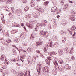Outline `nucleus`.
<instances>
[{
    "mask_svg": "<svg viewBox=\"0 0 76 76\" xmlns=\"http://www.w3.org/2000/svg\"><path fill=\"white\" fill-rule=\"evenodd\" d=\"M34 9H36L39 12H40L41 13H43L44 12V9L42 8H41L39 6L37 5L34 8Z\"/></svg>",
    "mask_w": 76,
    "mask_h": 76,
    "instance_id": "f257e3e1",
    "label": "nucleus"
},
{
    "mask_svg": "<svg viewBox=\"0 0 76 76\" xmlns=\"http://www.w3.org/2000/svg\"><path fill=\"white\" fill-rule=\"evenodd\" d=\"M15 14L17 16H20L22 15V13H21V10L19 9L16 10L15 12Z\"/></svg>",
    "mask_w": 76,
    "mask_h": 76,
    "instance_id": "f03ea898",
    "label": "nucleus"
},
{
    "mask_svg": "<svg viewBox=\"0 0 76 76\" xmlns=\"http://www.w3.org/2000/svg\"><path fill=\"white\" fill-rule=\"evenodd\" d=\"M39 34H40L41 35H43V37H47V34H46V32L44 31L40 30Z\"/></svg>",
    "mask_w": 76,
    "mask_h": 76,
    "instance_id": "7ed1b4c3",
    "label": "nucleus"
},
{
    "mask_svg": "<svg viewBox=\"0 0 76 76\" xmlns=\"http://www.w3.org/2000/svg\"><path fill=\"white\" fill-rule=\"evenodd\" d=\"M32 15H34V16L35 18H37L39 16L40 14L38 12H35L32 13Z\"/></svg>",
    "mask_w": 76,
    "mask_h": 76,
    "instance_id": "20e7f679",
    "label": "nucleus"
},
{
    "mask_svg": "<svg viewBox=\"0 0 76 76\" xmlns=\"http://www.w3.org/2000/svg\"><path fill=\"white\" fill-rule=\"evenodd\" d=\"M28 61L29 64H32V61H33V59H32V58L30 56L28 58Z\"/></svg>",
    "mask_w": 76,
    "mask_h": 76,
    "instance_id": "39448f33",
    "label": "nucleus"
},
{
    "mask_svg": "<svg viewBox=\"0 0 76 76\" xmlns=\"http://www.w3.org/2000/svg\"><path fill=\"white\" fill-rule=\"evenodd\" d=\"M43 72H48V73H49L48 67L46 66L43 68Z\"/></svg>",
    "mask_w": 76,
    "mask_h": 76,
    "instance_id": "423d86ee",
    "label": "nucleus"
},
{
    "mask_svg": "<svg viewBox=\"0 0 76 76\" xmlns=\"http://www.w3.org/2000/svg\"><path fill=\"white\" fill-rule=\"evenodd\" d=\"M37 67L39 68V69L37 70V72H38V74L39 75H40V70L41 69V65L40 64H37Z\"/></svg>",
    "mask_w": 76,
    "mask_h": 76,
    "instance_id": "0eeeda50",
    "label": "nucleus"
},
{
    "mask_svg": "<svg viewBox=\"0 0 76 76\" xmlns=\"http://www.w3.org/2000/svg\"><path fill=\"white\" fill-rule=\"evenodd\" d=\"M30 5L31 7H33L35 6V3L33 0L31 1L30 3Z\"/></svg>",
    "mask_w": 76,
    "mask_h": 76,
    "instance_id": "6e6552de",
    "label": "nucleus"
},
{
    "mask_svg": "<svg viewBox=\"0 0 76 76\" xmlns=\"http://www.w3.org/2000/svg\"><path fill=\"white\" fill-rule=\"evenodd\" d=\"M69 18L71 20H72V21H75V19H76L75 17H73L72 15H69Z\"/></svg>",
    "mask_w": 76,
    "mask_h": 76,
    "instance_id": "1a4fd4ad",
    "label": "nucleus"
},
{
    "mask_svg": "<svg viewBox=\"0 0 76 76\" xmlns=\"http://www.w3.org/2000/svg\"><path fill=\"white\" fill-rule=\"evenodd\" d=\"M42 41L39 40L38 42H36V44L37 46H38V45H42Z\"/></svg>",
    "mask_w": 76,
    "mask_h": 76,
    "instance_id": "9d476101",
    "label": "nucleus"
},
{
    "mask_svg": "<svg viewBox=\"0 0 76 76\" xmlns=\"http://www.w3.org/2000/svg\"><path fill=\"white\" fill-rule=\"evenodd\" d=\"M59 55L60 56H61L62 55V54H63V50L62 49H59L58 50V52Z\"/></svg>",
    "mask_w": 76,
    "mask_h": 76,
    "instance_id": "9b49d317",
    "label": "nucleus"
},
{
    "mask_svg": "<svg viewBox=\"0 0 76 76\" xmlns=\"http://www.w3.org/2000/svg\"><path fill=\"white\" fill-rule=\"evenodd\" d=\"M57 8L55 6L53 7L52 8L51 11L52 12H56V11L57 10Z\"/></svg>",
    "mask_w": 76,
    "mask_h": 76,
    "instance_id": "f8f14e48",
    "label": "nucleus"
},
{
    "mask_svg": "<svg viewBox=\"0 0 76 76\" xmlns=\"http://www.w3.org/2000/svg\"><path fill=\"white\" fill-rule=\"evenodd\" d=\"M47 23V21L45 20H44L43 21V22L42 23V25H43V26H45Z\"/></svg>",
    "mask_w": 76,
    "mask_h": 76,
    "instance_id": "ddd939ff",
    "label": "nucleus"
},
{
    "mask_svg": "<svg viewBox=\"0 0 76 76\" xmlns=\"http://www.w3.org/2000/svg\"><path fill=\"white\" fill-rule=\"evenodd\" d=\"M13 26H16V27H19V25L16 23H14L12 24Z\"/></svg>",
    "mask_w": 76,
    "mask_h": 76,
    "instance_id": "4468645a",
    "label": "nucleus"
},
{
    "mask_svg": "<svg viewBox=\"0 0 76 76\" xmlns=\"http://www.w3.org/2000/svg\"><path fill=\"white\" fill-rule=\"evenodd\" d=\"M1 66H2V67L3 68V69H6V68L7 67L6 64L4 63H3V64H2Z\"/></svg>",
    "mask_w": 76,
    "mask_h": 76,
    "instance_id": "2eb2a0df",
    "label": "nucleus"
},
{
    "mask_svg": "<svg viewBox=\"0 0 76 76\" xmlns=\"http://www.w3.org/2000/svg\"><path fill=\"white\" fill-rule=\"evenodd\" d=\"M18 31V30L15 29L14 30H12L11 33L12 34H15V33H16Z\"/></svg>",
    "mask_w": 76,
    "mask_h": 76,
    "instance_id": "dca6fc26",
    "label": "nucleus"
},
{
    "mask_svg": "<svg viewBox=\"0 0 76 76\" xmlns=\"http://www.w3.org/2000/svg\"><path fill=\"white\" fill-rule=\"evenodd\" d=\"M31 14H28L25 16L26 18H27L28 19H31Z\"/></svg>",
    "mask_w": 76,
    "mask_h": 76,
    "instance_id": "f3484780",
    "label": "nucleus"
},
{
    "mask_svg": "<svg viewBox=\"0 0 76 76\" xmlns=\"http://www.w3.org/2000/svg\"><path fill=\"white\" fill-rule=\"evenodd\" d=\"M5 56V55H2L1 56V57H0V60H2V61H3L4 59V57Z\"/></svg>",
    "mask_w": 76,
    "mask_h": 76,
    "instance_id": "a211bd4d",
    "label": "nucleus"
},
{
    "mask_svg": "<svg viewBox=\"0 0 76 76\" xmlns=\"http://www.w3.org/2000/svg\"><path fill=\"white\" fill-rule=\"evenodd\" d=\"M69 67V64H66L65 65V66H64V68L65 70H67V69H68Z\"/></svg>",
    "mask_w": 76,
    "mask_h": 76,
    "instance_id": "6ab92c4d",
    "label": "nucleus"
},
{
    "mask_svg": "<svg viewBox=\"0 0 76 76\" xmlns=\"http://www.w3.org/2000/svg\"><path fill=\"white\" fill-rule=\"evenodd\" d=\"M49 44H50V45L49 46V45H48H48H47L48 47V48H52V47H53V45L52 44V42H49Z\"/></svg>",
    "mask_w": 76,
    "mask_h": 76,
    "instance_id": "aec40b11",
    "label": "nucleus"
},
{
    "mask_svg": "<svg viewBox=\"0 0 76 76\" xmlns=\"http://www.w3.org/2000/svg\"><path fill=\"white\" fill-rule=\"evenodd\" d=\"M42 24H40L39 23H38L37 24V27H40V28H41V27H42Z\"/></svg>",
    "mask_w": 76,
    "mask_h": 76,
    "instance_id": "412c9836",
    "label": "nucleus"
},
{
    "mask_svg": "<svg viewBox=\"0 0 76 76\" xmlns=\"http://www.w3.org/2000/svg\"><path fill=\"white\" fill-rule=\"evenodd\" d=\"M55 61L53 62V63L55 66H56V64L58 65V64L57 63V59H54Z\"/></svg>",
    "mask_w": 76,
    "mask_h": 76,
    "instance_id": "4be33fe9",
    "label": "nucleus"
},
{
    "mask_svg": "<svg viewBox=\"0 0 76 76\" xmlns=\"http://www.w3.org/2000/svg\"><path fill=\"white\" fill-rule=\"evenodd\" d=\"M28 27L30 28H33V24L32 23H30L29 25L28 26Z\"/></svg>",
    "mask_w": 76,
    "mask_h": 76,
    "instance_id": "5701e85b",
    "label": "nucleus"
},
{
    "mask_svg": "<svg viewBox=\"0 0 76 76\" xmlns=\"http://www.w3.org/2000/svg\"><path fill=\"white\" fill-rule=\"evenodd\" d=\"M19 41V39H17L14 40V42L15 43H18Z\"/></svg>",
    "mask_w": 76,
    "mask_h": 76,
    "instance_id": "b1692460",
    "label": "nucleus"
},
{
    "mask_svg": "<svg viewBox=\"0 0 76 76\" xmlns=\"http://www.w3.org/2000/svg\"><path fill=\"white\" fill-rule=\"evenodd\" d=\"M29 9V7L28 6L24 8V11L26 12V11H28Z\"/></svg>",
    "mask_w": 76,
    "mask_h": 76,
    "instance_id": "393cba45",
    "label": "nucleus"
},
{
    "mask_svg": "<svg viewBox=\"0 0 76 76\" xmlns=\"http://www.w3.org/2000/svg\"><path fill=\"white\" fill-rule=\"evenodd\" d=\"M24 75L22 72H20L18 74L19 76H23Z\"/></svg>",
    "mask_w": 76,
    "mask_h": 76,
    "instance_id": "a878e982",
    "label": "nucleus"
},
{
    "mask_svg": "<svg viewBox=\"0 0 76 76\" xmlns=\"http://www.w3.org/2000/svg\"><path fill=\"white\" fill-rule=\"evenodd\" d=\"M45 61L47 64H48V65H50V61H48V59H46L45 60Z\"/></svg>",
    "mask_w": 76,
    "mask_h": 76,
    "instance_id": "bb28decb",
    "label": "nucleus"
},
{
    "mask_svg": "<svg viewBox=\"0 0 76 76\" xmlns=\"http://www.w3.org/2000/svg\"><path fill=\"white\" fill-rule=\"evenodd\" d=\"M74 52V48H72L71 49L70 52H69L70 54H73Z\"/></svg>",
    "mask_w": 76,
    "mask_h": 76,
    "instance_id": "cd10ccee",
    "label": "nucleus"
},
{
    "mask_svg": "<svg viewBox=\"0 0 76 76\" xmlns=\"http://www.w3.org/2000/svg\"><path fill=\"white\" fill-rule=\"evenodd\" d=\"M50 54H51V55H56V54H57V52H51Z\"/></svg>",
    "mask_w": 76,
    "mask_h": 76,
    "instance_id": "c85d7f7f",
    "label": "nucleus"
},
{
    "mask_svg": "<svg viewBox=\"0 0 76 76\" xmlns=\"http://www.w3.org/2000/svg\"><path fill=\"white\" fill-rule=\"evenodd\" d=\"M62 41H64V42H65V41H66V37H64L62 38Z\"/></svg>",
    "mask_w": 76,
    "mask_h": 76,
    "instance_id": "c756f323",
    "label": "nucleus"
},
{
    "mask_svg": "<svg viewBox=\"0 0 76 76\" xmlns=\"http://www.w3.org/2000/svg\"><path fill=\"white\" fill-rule=\"evenodd\" d=\"M22 59H25V56H21L20 60H21L22 62H23V60H22Z\"/></svg>",
    "mask_w": 76,
    "mask_h": 76,
    "instance_id": "7c9ffc66",
    "label": "nucleus"
},
{
    "mask_svg": "<svg viewBox=\"0 0 76 76\" xmlns=\"http://www.w3.org/2000/svg\"><path fill=\"white\" fill-rule=\"evenodd\" d=\"M7 43H10V42H12V41H11V40L10 39H8L7 40Z\"/></svg>",
    "mask_w": 76,
    "mask_h": 76,
    "instance_id": "2f4dec72",
    "label": "nucleus"
},
{
    "mask_svg": "<svg viewBox=\"0 0 76 76\" xmlns=\"http://www.w3.org/2000/svg\"><path fill=\"white\" fill-rule=\"evenodd\" d=\"M59 63L61 64H63V61L62 59H59Z\"/></svg>",
    "mask_w": 76,
    "mask_h": 76,
    "instance_id": "473e14b6",
    "label": "nucleus"
},
{
    "mask_svg": "<svg viewBox=\"0 0 76 76\" xmlns=\"http://www.w3.org/2000/svg\"><path fill=\"white\" fill-rule=\"evenodd\" d=\"M5 61L7 65H8V64H9V63H10V62H9V61H7V60H6V59H5Z\"/></svg>",
    "mask_w": 76,
    "mask_h": 76,
    "instance_id": "72a5a7b5",
    "label": "nucleus"
},
{
    "mask_svg": "<svg viewBox=\"0 0 76 76\" xmlns=\"http://www.w3.org/2000/svg\"><path fill=\"white\" fill-rule=\"evenodd\" d=\"M23 45H24V46H27L28 44L26 42H25L24 43H23Z\"/></svg>",
    "mask_w": 76,
    "mask_h": 76,
    "instance_id": "f704fd0d",
    "label": "nucleus"
},
{
    "mask_svg": "<svg viewBox=\"0 0 76 76\" xmlns=\"http://www.w3.org/2000/svg\"><path fill=\"white\" fill-rule=\"evenodd\" d=\"M12 9V12L13 13H15V9L13 7H12L11 8Z\"/></svg>",
    "mask_w": 76,
    "mask_h": 76,
    "instance_id": "c9c22d12",
    "label": "nucleus"
},
{
    "mask_svg": "<svg viewBox=\"0 0 76 76\" xmlns=\"http://www.w3.org/2000/svg\"><path fill=\"white\" fill-rule=\"evenodd\" d=\"M11 1L10 0H6V3H10Z\"/></svg>",
    "mask_w": 76,
    "mask_h": 76,
    "instance_id": "e433bc0d",
    "label": "nucleus"
},
{
    "mask_svg": "<svg viewBox=\"0 0 76 76\" xmlns=\"http://www.w3.org/2000/svg\"><path fill=\"white\" fill-rule=\"evenodd\" d=\"M76 29V27L75 26H72L71 28V30L73 31V30H75Z\"/></svg>",
    "mask_w": 76,
    "mask_h": 76,
    "instance_id": "4c0bfd02",
    "label": "nucleus"
},
{
    "mask_svg": "<svg viewBox=\"0 0 76 76\" xmlns=\"http://www.w3.org/2000/svg\"><path fill=\"white\" fill-rule=\"evenodd\" d=\"M11 70H12V71H13V73H14V74H16V71L15 70H13V69H11Z\"/></svg>",
    "mask_w": 76,
    "mask_h": 76,
    "instance_id": "58836bf2",
    "label": "nucleus"
},
{
    "mask_svg": "<svg viewBox=\"0 0 76 76\" xmlns=\"http://www.w3.org/2000/svg\"><path fill=\"white\" fill-rule=\"evenodd\" d=\"M6 0H0V2L1 3H3V2H4V3H6Z\"/></svg>",
    "mask_w": 76,
    "mask_h": 76,
    "instance_id": "ea45409f",
    "label": "nucleus"
},
{
    "mask_svg": "<svg viewBox=\"0 0 76 76\" xmlns=\"http://www.w3.org/2000/svg\"><path fill=\"white\" fill-rule=\"evenodd\" d=\"M56 12V13L57 14H58V13H60V11L59 10H57Z\"/></svg>",
    "mask_w": 76,
    "mask_h": 76,
    "instance_id": "a19ab883",
    "label": "nucleus"
},
{
    "mask_svg": "<svg viewBox=\"0 0 76 76\" xmlns=\"http://www.w3.org/2000/svg\"><path fill=\"white\" fill-rule=\"evenodd\" d=\"M48 2H44V4L45 6H46V5H48Z\"/></svg>",
    "mask_w": 76,
    "mask_h": 76,
    "instance_id": "79ce46f5",
    "label": "nucleus"
},
{
    "mask_svg": "<svg viewBox=\"0 0 76 76\" xmlns=\"http://www.w3.org/2000/svg\"><path fill=\"white\" fill-rule=\"evenodd\" d=\"M17 50H19V52H20V51H22V50L21 48H17Z\"/></svg>",
    "mask_w": 76,
    "mask_h": 76,
    "instance_id": "37998d69",
    "label": "nucleus"
},
{
    "mask_svg": "<svg viewBox=\"0 0 76 76\" xmlns=\"http://www.w3.org/2000/svg\"><path fill=\"white\" fill-rule=\"evenodd\" d=\"M71 13H72V15H74V14H75V12H74V11L73 10H71Z\"/></svg>",
    "mask_w": 76,
    "mask_h": 76,
    "instance_id": "c03bdc74",
    "label": "nucleus"
},
{
    "mask_svg": "<svg viewBox=\"0 0 76 76\" xmlns=\"http://www.w3.org/2000/svg\"><path fill=\"white\" fill-rule=\"evenodd\" d=\"M71 59H72L73 60H75V57H74V56H72L71 57Z\"/></svg>",
    "mask_w": 76,
    "mask_h": 76,
    "instance_id": "a18cd8bd",
    "label": "nucleus"
},
{
    "mask_svg": "<svg viewBox=\"0 0 76 76\" xmlns=\"http://www.w3.org/2000/svg\"><path fill=\"white\" fill-rule=\"evenodd\" d=\"M1 24H0V31L2 30V28H3L2 27V26H1Z\"/></svg>",
    "mask_w": 76,
    "mask_h": 76,
    "instance_id": "49530a36",
    "label": "nucleus"
},
{
    "mask_svg": "<svg viewBox=\"0 0 76 76\" xmlns=\"http://www.w3.org/2000/svg\"><path fill=\"white\" fill-rule=\"evenodd\" d=\"M22 2L23 3H26L27 2L26 0H22Z\"/></svg>",
    "mask_w": 76,
    "mask_h": 76,
    "instance_id": "de8ad7c7",
    "label": "nucleus"
},
{
    "mask_svg": "<svg viewBox=\"0 0 76 76\" xmlns=\"http://www.w3.org/2000/svg\"><path fill=\"white\" fill-rule=\"evenodd\" d=\"M34 59H36V58H38V56H34L33 57Z\"/></svg>",
    "mask_w": 76,
    "mask_h": 76,
    "instance_id": "09e8293b",
    "label": "nucleus"
},
{
    "mask_svg": "<svg viewBox=\"0 0 76 76\" xmlns=\"http://www.w3.org/2000/svg\"><path fill=\"white\" fill-rule=\"evenodd\" d=\"M47 59L48 60H51V58L50 57H48L47 58Z\"/></svg>",
    "mask_w": 76,
    "mask_h": 76,
    "instance_id": "8fccbe9b",
    "label": "nucleus"
},
{
    "mask_svg": "<svg viewBox=\"0 0 76 76\" xmlns=\"http://www.w3.org/2000/svg\"><path fill=\"white\" fill-rule=\"evenodd\" d=\"M5 8V10L6 11H9V8H8V7H6Z\"/></svg>",
    "mask_w": 76,
    "mask_h": 76,
    "instance_id": "3c124183",
    "label": "nucleus"
},
{
    "mask_svg": "<svg viewBox=\"0 0 76 76\" xmlns=\"http://www.w3.org/2000/svg\"><path fill=\"white\" fill-rule=\"evenodd\" d=\"M1 18L3 19V18H4V15L3 14H1Z\"/></svg>",
    "mask_w": 76,
    "mask_h": 76,
    "instance_id": "603ef678",
    "label": "nucleus"
},
{
    "mask_svg": "<svg viewBox=\"0 0 76 76\" xmlns=\"http://www.w3.org/2000/svg\"><path fill=\"white\" fill-rule=\"evenodd\" d=\"M67 7V6H66V5H65L64 6V7H63V9H66V7Z\"/></svg>",
    "mask_w": 76,
    "mask_h": 76,
    "instance_id": "864d4df0",
    "label": "nucleus"
},
{
    "mask_svg": "<svg viewBox=\"0 0 76 76\" xmlns=\"http://www.w3.org/2000/svg\"><path fill=\"white\" fill-rule=\"evenodd\" d=\"M47 48H45L44 49V52H46V51H47Z\"/></svg>",
    "mask_w": 76,
    "mask_h": 76,
    "instance_id": "5fc2aeb1",
    "label": "nucleus"
},
{
    "mask_svg": "<svg viewBox=\"0 0 76 76\" xmlns=\"http://www.w3.org/2000/svg\"><path fill=\"white\" fill-rule=\"evenodd\" d=\"M60 69L61 70V71H62V70H63V67H61L60 68Z\"/></svg>",
    "mask_w": 76,
    "mask_h": 76,
    "instance_id": "6e6d98bb",
    "label": "nucleus"
},
{
    "mask_svg": "<svg viewBox=\"0 0 76 76\" xmlns=\"http://www.w3.org/2000/svg\"><path fill=\"white\" fill-rule=\"evenodd\" d=\"M38 28L37 27H36L35 29V31H38Z\"/></svg>",
    "mask_w": 76,
    "mask_h": 76,
    "instance_id": "4d7b16f0",
    "label": "nucleus"
},
{
    "mask_svg": "<svg viewBox=\"0 0 76 76\" xmlns=\"http://www.w3.org/2000/svg\"><path fill=\"white\" fill-rule=\"evenodd\" d=\"M24 25H25V24H24V23H22L21 24V26H24Z\"/></svg>",
    "mask_w": 76,
    "mask_h": 76,
    "instance_id": "13d9d810",
    "label": "nucleus"
},
{
    "mask_svg": "<svg viewBox=\"0 0 76 76\" xmlns=\"http://www.w3.org/2000/svg\"><path fill=\"white\" fill-rule=\"evenodd\" d=\"M68 1L69 3H73V2L70 0H69Z\"/></svg>",
    "mask_w": 76,
    "mask_h": 76,
    "instance_id": "bf43d9fd",
    "label": "nucleus"
},
{
    "mask_svg": "<svg viewBox=\"0 0 76 76\" xmlns=\"http://www.w3.org/2000/svg\"><path fill=\"white\" fill-rule=\"evenodd\" d=\"M12 47H14V48H16V46L15 45H12Z\"/></svg>",
    "mask_w": 76,
    "mask_h": 76,
    "instance_id": "052dcab7",
    "label": "nucleus"
},
{
    "mask_svg": "<svg viewBox=\"0 0 76 76\" xmlns=\"http://www.w3.org/2000/svg\"><path fill=\"white\" fill-rule=\"evenodd\" d=\"M75 35H76V33H74V34H73V35L72 36L73 37H75Z\"/></svg>",
    "mask_w": 76,
    "mask_h": 76,
    "instance_id": "680f3d73",
    "label": "nucleus"
},
{
    "mask_svg": "<svg viewBox=\"0 0 76 76\" xmlns=\"http://www.w3.org/2000/svg\"><path fill=\"white\" fill-rule=\"evenodd\" d=\"M36 1H37V2H39L41 0H36Z\"/></svg>",
    "mask_w": 76,
    "mask_h": 76,
    "instance_id": "e2e57ef3",
    "label": "nucleus"
},
{
    "mask_svg": "<svg viewBox=\"0 0 76 76\" xmlns=\"http://www.w3.org/2000/svg\"><path fill=\"white\" fill-rule=\"evenodd\" d=\"M16 64L17 65V66H20V64H19L17 63Z\"/></svg>",
    "mask_w": 76,
    "mask_h": 76,
    "instance_id": "0e129e2a",
    "label": "nucleus"
},
{
    "mask_svg": "<svg viewBox=\"0 0 76 76\" xmlns=\"http://www.w3.org/2000/svg\"><path fill=\"white\" fill-rule=\"evenodd\" d=\"M60 18V16H59V15H58L57 16V18Z\"/></svg>",
    "mask_w": 76,
    "mask_h": 76,
    "instance_id": "69168bd1",
    "label": "nucleus"
},
{
    "mask_svg": "<svg viewBox=\"0 0 76 76\" xmlns=\"http://www.w3.org/2000/svg\"><path fill=\"white\" fill-rule=\"evenodd\" d=\"M61 3H62V4H64V2L61 1Z\"/></svg>",
    "mask_w": 76,
    "mask_h": 76,
    "instance_id": "338daca9",
    "label": "nucleus"
},
{
    "mask_svg": "<svg viewBox=\"0 0 76 76\" xmlns=\"http://www.w3.org/2000/svg\"><path fill=\"white\" fill-rule=\"evenodd\" d=\"M54 19H52V21H54Z\"/></svg>",
    "mask_w": 76,
    "mask_h": 76,
    "instance_id": "774afa93",
    "label": "nucleus"
}]
</instances>
